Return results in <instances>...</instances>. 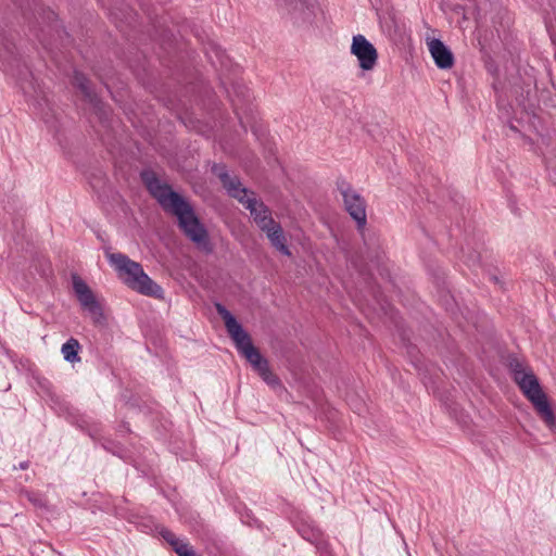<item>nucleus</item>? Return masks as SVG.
I'll list each match as a JSON object with an SVG mask.
<instances>
[{
	"label": "nucleus",
	"instance_id": "12",
	"mask_svg": "<svg viewBox=\"0 0 556 556\" xmlns=\"http://www.w3.org/2000/svg\"><path fill=\"white\" fill-rule=\"evenodd\" d=\"M79 349L80 344L78 340L71 338L62 345L61 353L66 362L78 363L80 362V357L78 356Z\"/></svg>",
	"mask_w": 556,
	"mask_h": 556
},
{
	"label": "nucleus",
	"instance_id": "10",
	"mask_svg": "<svg viewBox=\"0 0 556 556\" xmlns=\"http://www.w3.org/2000/svg\"><path fill=\"white\" fill-rule=\"evenodd\" d=\"M427 46L435 65L439 68L448 70L454 65V55L452 51L440 39H429L427 41Z\"/></svg>",
	"mask_w": 556,
	"mask_h": 556
},
{
	"label": "nucleus",
	"instance_id": "3",
	"mask_svg": "<svg viewBox=\"0 0 556 556\" xmlns=\"http://www.w3.org/2000/svg\"><path fill=\"white\" fill-rule=\"evenodd\" d=\"M214 172L220 179L223 187L227 190L228 194L237 199L247 210L250 211L254 222L261 230L275 223L268 207L256 199L254 192L242 187V184L238 177L230 176L220 166H214Z\"/></svg>",
	"mask_w": 556,
	"mask_h": 556
},
{
	"label": "nucleus",
	"instance_id": "6",
	"mask_svg": "<svg viewBox=\"0 0 556 556\" xmlns=\"http://www.w3.org/2000/svg\"><path fill=\"white\" fill-rule=\"evenodd\" d=\"M338 189L346 212L356 222L357 228L363 229L367 223L365 199L346 181L339 182Z\"/></svg>",
	"mask_w": 556,
	"mask_h": 556
},
{
	"label": "nucleus",
	"instance_id": "1",
	"mask_svg": "<svg viewBox=\"0 0 556 556\" xmlns=\"http://www.w3.org/2000/svg\"><path fill=\"white\" fill-rule=\"evenodd\" d=\"M141 177L149 192L160 205L177 217L185 235L199 248L208 250L207 231L195 216L191 205L173 191L168 185L162 182L154 173L143 172Z\"/></svg>",
	"mask_w": 556,
	"mask_h": 556
},
{
	"label": "nucleus",
	"instance_id": "17",
	"mask_svg": "<svg viewBox=\"0 0 556 556\" xmlns=\"http://www.w3.org/2000/svg\"><path fill=\"white\" fill-rule=\"evenodd\" d=\"M3 58L2 53L0 52V59Z\"/></svg>",
	"mask_w": 556,
	"mask_h": 556
},
{
	"label": "nucleus",
	"instance_id": "16",
	"mask_svg": "<svg viewBox=\"0 0 556 556\" xmlns=\"http://www.w3.org/2000/svg\"><path fill=\"white\" fill-rule=\"evenodd\" d=\"M28 467V464L27 463H21L20 464V468L21 469H26Z\"/></svg>",
	"mask_w": 556,
	"mask_h": 556
},
{
	"label": "nucleus",
	"instance_id": "9",
	"mask_svg": "<svg viewBox=\"0 0 556 556\" xmlns=\"http://www.w3.org/2000/svg\"><path fill=\"white\" fill-rule=\"evenodd\" d=\"M317 8V0H295L290 3L289 14L295 24H311Z\"/></svg>",
	"mask_w": 556,
	"mask_h": 556
},
{
	"label": "nucleus",
	"instance_id": "14",
	"mask_svg": "<svg viewBox=\"0 0 556 556\" xmlns=\"http://www.w3.org/2000/svg\"><path fill=\"white\" fill-rule=\"evenodd\" d=\"M26 496L28 501L31 502L35 506L41 507L45 505L43 500L35 493H27Z\"/></svg>",
	"mask_w": 556,
	"mask_h": 556
},
{
	"label": "nucleus",
	"instance_id": "4",
	"mask_svg": "<svg viewBox=\"0 0 556 556\" xmlns=\"http://www.w3.org/2000/svg\"><path fill=\"white\" fill-rule=\"evenodd\" d=\"M108 258L129 288L143 295L163 298V289L143 271L139 263L122 253H109Z\"/></svg>",
	"mask_w": 556,
	"mask_h": 556
},
{
	"label": "nucleus",
	"instance_id": "8",
	"mask_svg": "<svg viewBox=\"0 0 556 556\" xmlns=\"http://www.w3.org/2000/svg\"><path fill=\"white\" fill-rule=\"evenodd\" d=\"M73 288L81 307L90 314L94 323H100L103 319L102 308L87 283L74 275Z\"/></svg>",
	"mask_w": 556,
	"mask_h": 556
},
{
	"label": "nucleus",
	"instance_id": "15",
	"mask_svg": "<svg viewBox=\"0 0 556 556\" xmlns=\"http://www.w3.org/2000/svg\"><path fill=\"white\" fill-rule=\"evenodd\" d=\"M215 54H216V56H217L218 59H222V56H223V55H222L223 53H222V51H219V50H216V51H215ZM220 65H224V61H223V60H220Z\"/></svg>",
	"mask_w": 556,
	"mask_h": 556
},
{
	"label": "nucleus",
	"instance_id": "5",
	"mask_svg": "<svg viewBox=\"0 0 556 556\" xmlns=\"http://www.w3.org/2000/svg\"><path fill=\"white\" fill-rule=\"evenodd\" d=\"M510 369L514 375V381L518 384L523 395L533 404L547 426H554L555 417L553 410L533 371L518 361L510 363Z\"/></svg>",
	"mask_w": 556,
	"mask_h": 556
},
{
	"label": "nucleus",
	"instance_id": "13",
	"mask_svg": "<svg viewBox=\"0 0 556 556\" xmlns=\"http://www.w3.org/2000/svg\"><path fill=\"white\" fill-rule=\"evenodd\" d=\"M74 84L81 90L83 94L88 98L91 103H93L96 106L98 105V100L89 88L88 79L83 74H75Z\"/></svg>",
	"mask_w": 556,
	"mask_h": 556
},
{
	"label": "nucleus",
	"instance_id": "7",
	"mask_svg": "<svg viewBox=\"0 0 556 556\" xmlns=\"http://www.w3.org/2000/svg\"><path fill=\"white\" fill-rule=\"evenodd\" d=\"M350 51L357 59L358 66L363 71L369 72L376 67L378 51L364 35L353 36Z\"/></svg>",
	"mask_w": 556,
	"mask_h": 556
},
{
	"label": "nucleus",
	"instance_id": "11",
	"mask_svg": "<svg viewBox=\"0 0 556 556\" xmlns=\"http://www.w3.org/2000/svg\"><path fill=\"white\" fill-rule=\"evenodd\" d=\"M262 231L266 233L268 240L276 250H278L283 255H291V252L286 243L283 230L277 222L273 223Z\"/></svg>",
	"mask_w": 556,
	"mask_h": 556
},
{
	"label": "nucleus",
	"instance_id": "2",
	"mask_svg": "<svg viewBox=\"0 0 556 556\" xmlns=\"http://www.w3.org/2000/svg\"><path fill=\"white\" fill-rule=\"evenodd\" d=\"M216 311L223 318L227 332L233 340L239 353L247 358L253 369L262 377V379L270 387L279 386L278 377L271 372L268 362L261 355L258 350L253 345L250 336L243 330L233 315L222 304H216Z\"/></svg>",
	"mask_w": 556,
	"mask_h": 556
}]
</instances>
